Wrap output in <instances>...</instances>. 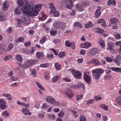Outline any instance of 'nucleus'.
Instances as JSON below:
<instances>
[{
    "mask_svg": "<svg viewBox=\"0 0 121 121\" xmlns=\"http://www.w3.org/2000/svg\"><path fill=\"white\" fill-rule=\"evenodd\" d=\"M49 118L52 120H54L56 119L55 116L52 114H50L48 115Z\"/></svg>",
    "mask_w": 121,
    "mask_h": 121,
    "instance_id": "nucleus-40",
    "label": "nucleus"
},
{
    "mask_svg": "<svg viewBox=\"0 0 121 121\" xmlns=\"http://www.w3.org/2000/svg\"><path fill=\"white\" fill-rule=\"evenodd\" d=\"M35 51V49L33 47H32L30 49V54H32Z\"/></svg>",
    "mask_w": 121,
    "mask_h": 121,
    "instance_id": "nucleus-59",
    "label": "nucleus"
},
{
    "mask_svg": "<svg viewBox=\"0 0 121 121\" xmlns=\"http://www.w3.org/2000/svg\"><path fill=\"white\" fill-rule=\"evenodd\" d=\"M44 54L42 52H38V59H42L44 58Z\"/></svg>",
    "mask_w": 121,
    "mask_h": 121,
    "instance_id": "nucleus-37",
    "label": "nucleus"
},
{
    "mask_svg": "<svg viewBox=\"0 0 121 121\" xmlns=\"http://www.w3.org/2000/svg\"><path fill=\"white\" fill-rule=\"evenodd\" d=\"M84 79L85 81L88 84H89L91 82V79L88 75L86 73H84Z\"/></svg>",
    "mask_w": 121,
    "mask_h": 121,
    "instance_id": "nucleus-10",
    "label": "nucleus"
},
{
    "mask_svg": "<svg viewBox=\"0 0 121 121\" xmlns=\"http://www.w3.org/2000/svg\"><path fill=\"white\" fill-rule=\"evenodd\" d=\"M16 58L17 60L20 62H21L22 59L21 56L20 55H17L16 56Z\"/></svg>",
    "mask_w": 121,
    "mask_h": 121,
    "instance_id": "nucleus-44",
    "label": "nucleus"
},
{
    "mask_svg": "<svg viewBox=\"0 0 121 121\" xmlns=\"http://www.w3.org/2000/svg\"><path fill=\"white\" fill-rule=\"evenodd\" d=\"M22 22L25 24H28L30 22V20L29 19H26V18H23L22 19Z\"/></svg>",
    "mask_w": 121,
    "mask_h": 121,
    "instance_id": "nucleus-31",
    "label": "nucleus"
},
{
    "mask_svg": "<svg viewBox=\"0 0 121 121\" xmlns=\"http://www.w3.org/2000/svg\"><path fill=\"white\" fill-rule=\"evenodd\" d=\"M99 108H102L104 109V110L106 111H107L108 110V106L104 104H100L99 105Z\"/></svg>",
    "mask_w": 121,
    "mask_h": 121,
    "instance_id": "nucleus-17",
    "label": "nucleus"
},
{
    "mask_svg": "<svg viewBox=\"0 0 121 121\" xmlns=\"http://www.w3.org/2000/svg\"><path fill=\"white\" fill-rule=\"evenodd\" d=\"M37 62V60L35 59H29L26 61L24 63V68H29Z\"/></svg>",
    "mask_w": 121,
    "mask_h": 121,
    "instance_id": "nucleus-5",
    "label": "nucleus"
},
{
    "mask_svg": "<svg viewBox=\"0 0 121 121\" xmlns=\"http://www.w3.org/2000/svg\"><path fill=\"white\" fill-rule=\"evenodd\" d=\"M65 53L64 52H60L58 54V56L59 57L63 58L65 56Z\"/></svg>",
    "mask_w": 121,
    "mask_h": 121,
    "instance_id": "nucleus-39",
    "label": "nucleus"
},
{
    "mask_svg": "<svg viewBox=\"0 0 121 121\" xmlns=\"http://www.w3.org/2000/svg\"><path fill=\"white\" fill-rule=\"evenodd\" d=\"M99 43L102 47L103 48L105 46V44L104 40L102 39H100L99 41Z\"/></svg>",
    "mask_w": 121,
    "mask_h": 121,
    "instance_id": "nucleus-28",
    "label": "nucleus"
},
{
    "mask_svg": "<svg viewBox=\"0 0 121 121\" xmlns=\"http://www.w3.org/2000/svg\"><path fill=\"white\" fill-rule=\"evenodd\" d=\"M3 95L4 96H6L7 97L8 99L10 100H11L12 99V96L11 95L8 93H5L3 94Z\"/></svg>",
    "mask_w": 121,
    "mask_h": 121,
    "instance_id": "nucleus-22",
    "label": "nucleus"
},
{
    "mask_svg": "<svg viewBox=\"0 0 121 121\" xmlns=\"http://www.w3.org/2000/svg\"><path fill=\"white\" fill-rule=\"evenodd\" d=\"M5 20V18L4 16L3 13L2 12L0 13V20L3 21Z\"/></svg>",
    "mask_w": 121,
    "mask_h": 121,
    "instance_id": "nucleus-29",
    "label": "nucleus"
},
{
    "mask_svg": "<svg viewBox=\"0 0 121 121\" xmlns=\"http://www.w3.org/2000/svg\"><path fill=\"white\" fill-rule=\"evenodd\" d=\"M42 13H43L42 15V17H41L40 19H39V20L41 21H44L47 18V15H46L45 13H44V14L43 12H42Z\"/></svg>",
    "mask_w": 121,
    "mask_h": 121,
    "instance_id": "nucleus-41",
    "label": "nucleus"
},
{
    "mask_svg": "<svg viewBox=\"0 0 121 121\" xmlns=\"http://www.w3.org/2000/svg\"><path fill=\"white\" fill-rule=\"evenodd\" d=\"M66 95L70 98H72L73 96V94L71 90L67 91L65 93Z\"/></svg>",
    "mask_w": 121,
    "mask_h": 121,
    "instance_id": "nucleus-15",
    "label": "nucleus"
},
{
    "mask_svg": "<svg viewBox=\"0 0 121 121\" xmlns=\"http://www.w3.org/2000/svg\"><path fill=\"white\" fill-rule=\"evenodd\" d=\"M46 37H43L42 39H41L40 41V43H44L46 40Z\"/></svg>",
    "mask_w": 121,
    "mask_h": 121,
    "instance_id": "nucleus-54",
    "label": "nucleus"
},
{
    "mask_svg": "<svg viewBox=\"0 0 121 121\" xmlns=\"http://www.w3.org/2000/svg\"><path fill=\"white\" fill-rule=\"evenodd\" d=\"M102 118L103 120L105 121H106L107 120V117L105 115H103Z\"/></svg>",
    "mask_w": 121,
    "mask_h": 121,
    "instance_id": "nucleus-64",
    "label": "nucleus"
},
{
    "mask_svg": "<svg viewBox=\"0 0 121 121\" xmlns=\"http://www.w3.org/2000/svg\"><path fill=\"white\" fill-rule=\"evenodd\" d=\"M59 79V76H55L53 77L52 80L53 83H54L57 82Z\"/></svg>",
    "mask_w": 121,
    "mask_h": 121,
    "instance_id": "nucleus-25",
    "label": "nucleus"
},
{
    "mask_svg": "<svg viewBox=\"0 0 121 121\" xmlns=\"http://www.w3.org/2000/svg\"><path fill=\"white\" fill-rule=\"evenodd\" d=\"M118 22V20L115 18H113L110 20V22L112 24H116Z\"/></svg>",
    "mask_w": 121,
    "mask_h": 121,
    "instance_id": "nucleus-20",
    "label": "nucleus"
},
{
    "mask_svg": "<svg viewBox=\"0 0 121 121\" xmlns=\"http://www.w3.org/2000/svg\"><path fill=\"white\" fill-rule=\"evenodd\" d=\"M101 64V63L99 60L97 59H95L94 64L95 66H99Z\"/></svg>",
    "mask_w": 121,
    "mask_h": 121,
    "instance_id": "nucleus-45",
    "label": "nucleus"
},
{
    "mask_svg": "<svg viewBox=\"0 0 121 121\" xmlns=\"http://www.w3.org/2000/svg\"><path fill=\"white\" fill-rule=\"evenodd\" d=\"M24 40V38L22 37H19L17 39L15 40V42L18 43L19 42H22Z\"/></svg>",
    "mask_w": 121,
    "mask_h": 121,
    "instance_id": "nucleus-34",
    "label": "nucleus"
},
{
    "mask_svg": "<svg viewBox=\"0 0 121 121\" xmlns=\"http://www.w3.org/2000/svg\"><path fill=\"white\" fill-rule=\"evenodd\" d=\"M89 3L87 2H83L81 4H77L76 5V8L80 11H83L84 10L85 7L88 5Z\"/></svg>",
    "mask_w": 121,
    "mask_h": 121,
    "instance_id": "nucleus-6",
    "label": "nucleus"
},
{
    "mask_svg": "<svg viewBox=\"0 0 121 121\" xmlns=\"http://www.w3.org/2000/svg\"><path fill=\"white\" fill-rule=\"evenodd\" d=\"M78 89L80 88H83L84 89L85 88V87L84 84L82 82H80L78 84Z\"/></svg>",
    "mask_w": 121,
    "mask_h": 121,
    "instance_id": "nucleus-33",
    "label": "nucleus"
},
{
    "mask_svg": "<svg viewBox=\"0 0 121 121\" xmlns=\"http://www.w3.org/2000/svg\"><path fill=\"white\" fill-rule=\"evenodd\" d=\"M99 50L98 48H92L91 49L90 52L89 53V54L90 53L89 56H93L99 53Z\"/></svg>",
    "mask_w": 121,
    "mask_h": 121,
    "instance_id": "nucleus-9",
    "label": "nucleus"
},
{
    "mask_svg": "<svg viewBox=\"0 0 121 121\" xmlns=\"http://www.w3.org/2000/svg\"><path fill=\"white\" fill-rule=\"evenodd\" d=\"M80 121H86V117L84 116L81 115L80 116Z\"/></svg>",
    "mask_w": 121,
    "mask_h": 121,
    "instance_id": "nucleus-46",
    "label": "nucleus"
},
{
    "mask_svg": "<svg viewBox=\"0 0 121 121\" xmlns=\"http://www.w3.org/2000/svg\"><path fill=\"white\" fill-rule=\"evenodd\" d=\"M6 104L5 102L4 101V99H0V107L2 109H4L6 108Z\"/></svg>",
    "mask_w": 121,
    "mask_h": 121,
    "instance_id": "nucleus-13",
    "label": "nucleus"
},
{
    "mask_svg": "<svg viewBox=\"0 0 121 121\" xmlns=\"http://www.w3.org/2000/svg\"><path fill=\"white\" fill-rule=\"evenodd\" d=\"M62 81L65 82H70L71 81V80L68 78H64L63 79Z\"/></svg>",
    "mask_w": 121,
    "mask_h": 121,
    "instance_id": "nucleus-58",
    "label": "nucleus"
},
{
    "mask_svg": "<svg viewBox=\"0 0 121 121\" xmlns=\"http://www.w3.org/2000/svg\"><path fill=\"white\" fill-rule=\"evenodd\" d=\"M108 69H111L112 71L117 72H119L121 73V68H120L108 67Z\"/></svg>",
    "mask_w": 121,
    "mask_h": 121,
    "instance_id": "nucleus-18",
    "label": "nucleus"
},
{
    "mask_svg": "<svg viewBox=\"0 0 121 121\" xmlns=\"http://www.w3.org/2000/svg\"><path fill=\"white\" fill-rule=\"evenodd\" d=\"M50 34L52 36L55 35L56 34V31L53 29H52L50 32Z\"/></svg>",
    "mask_w": 121,
    "mask_h": 121,
    "instance_id": "nucleus-48",
    "label": "nucleus"
},
{
    "mask_svg": "<svg viewBox=\"0 0 121 121\" xmlns=\"http://www.w3.org/2000/svg\"><path fill=\"white\" fill-rule=\"evenodd\" d=\"M73 1L71 2H69L70 4H67L66 6V8L68 9H71L72 7L73 6Z\"/></svg>",
    "mask_w": 121,
    "mask_h": 121,
    "instance_id": "nucleus-42",
    "label": "nucleus"
},
{
    "mask_svg": "<svg viewBox=\"0 0 121 121\" xmlns=\"http://www.w3.org/2000/svg\"><path fill=\"white\" fill-rule=\"evenodd\" d=\"M9 5L7 1H5L3 4V7L4 10H6L8 9Z\"/></svg>",
    "mask_w": 121,
    "mask_h": 121,
    "instance_id": "nucleus-21",
    "label": "nucleus"
},
{
    "mask_svg": "<svg viewBox=\"0 0 121 121\" xmlns=\"http://www.w3.org/2000/svg\"><path fill=\"white\" fill-rule=\"evenodd\" d=\"M72 113L74 115V117L76 118L78 116V115L77 114V112L75 111L72 110L71 111Z\"/></svg>",
    "mask_w": 121,
    "mask_h": 121,
    "instance_id": "nucleus-60",
    "label": "nucleus"
},
{
    "mask_svg": "<svg viewBox=\"0 0 121 121\" xmlns=\"http://www.w3.org/2000/svg\"><path fill=\"white\" fill-rule=\"evenodd\" d=\"M116 4L115 0H109L107 4L108 5H110L111 4L114 5Z\"/></svg>",
    "mask_w": 121,
    "mask_h": 121,
    "instance_id": "nucleus-24",
    "label": "nucleus"
},
{
    "mask_svg": "<svg viewBox=\"0 0 121 121\" xmlns=\"http://www.w3.org/2000/svg\"><path fill=\"white\" fill-rule=\"evenodd\" d=\"M94 25L91 22H89L87 24L85 25V26L86 28H89L94 26Z\"/></svg>",
    "mask_w": 121,
    "mask_h": 121,
    "instance_id": "nucleus-30",
    "label": "nucleus"
},
{
    "mask_svg": "<svg viewBox=\"0 0 121 121\" xmlns=\"http://www.w3.org/2000/svg\"><path fill=\"white\" fill-rule=\"evenodd\" d=\"M65 45L67 47H69L72 45V43L68 41H67L65 43Z\"/></svg>",
    "mask_w": 121,
    "mask_h": 121,
    "instance_id": "nucleus-55",
    "label": "nucleus"
},
{
    "mask_svg": "<svg viewBox=\"0 0 121 121\" xmlns=\"http://www.w3.org/2000/svg\"><path fill=\"white\" fill-rule=\"evenodd\" d=\"M44 75L45 79L47 80H48L50 77V73H48L45 72Z\"/></svg>",
    "mask_w": 121,
    "mask_h": 121,
    "instance_id": "nucleus-38",
    "label": "nucleus"
},
{
    "mask_svg": "<svg viewBox=\"0 0 121 121\" xmlns=\"http://www.w3.org/2000/svg\"><path fill=\"white\" fill-rule=\"evenodd\" d=\"M22 111L23 114L25 115L27 114L29 115H30L31 114V113L30 112L29 110H27L26 108L23 109Z\"/></svg>",
    "mask_w": 121,
    "mask_h": 121,
    "instance_id": "nucleus-16",
    "label": "nucleus"
},
{
    "mask_svg": "<svg viewBox=\"0 0 121 121\" xmlns=\"http://www.w3.org/2000/svg\"><path fill=\"white\" fill-rule=\"evenodd\" d=\"M42 26L45 29V30L47 31H49V28L46 27V25L45 24H43Z\"/></svg>",
    "mask_w": 121,
    "mask_h": 121,
    "instance_id": "nucleus-63",
    "label": "nucleus"
},
{
    "mask_svg": "<svg viewBox=\"0 0 121 121\" xmlns=\"http://www.w3.org/2000/svg\"><path fill=\"white\" fill-rule=\"evenodd\" d=\"M116 38L118 39H119L121 38L120 35L118 33H116L115 34Z\"/></svg>",
    "mask_w": 121,
    "mask_h": 121,
    "instance_id": "nucleus-62",
    "label": "nucleus"
},
{
    "mask_svg": "<svg viewBox=\"0 0 121 121\" xmlns=\"http://www.w3.org/2000/svg\"><path fill=\"white\" fill-rule=\"evenodd\" d=\"M22 0H18L17 1V3L19 6L16 7L14 10V13L16 15L18 16L21 13V12H22L23 10L21 9L23 8V6H22L20 5L18 3L19 2L21 1Z\"/></svg>",
    "mask_w": 121,
    "mask_h": 121,
    "instance_id": "nucleus-7",
    "label": "nucleus"
},
{
    "mask_svg": "<svg viewBox=\"0 0 121 121\" xmlns=\"http://www.w3.org/2000/svg\"><path fill=\"white\" fill-rule=\"evenodd\" d=\"M95 30H97L95 31V32L97 33H98L100 34L104 32V30L102 29H100L98 28H94Z\"/></svg>",
    "mask_w": 121,
    "mask_h": 121,
    "instance_id": "nucleus-27",
    "label": "nucleus"
},
{
    "mask_svg": "<svg viewBox=\"0 0 121 121\" xmlns=\"http://www.w3.org/2000/svg\"><path fill=\"white\" fill-rule=\"evenodd\" d=\"M20 6H23L21 9L23 10L22 13H26L27 15L31 17L37 15L38 11V4H37L31 7L28 2L25 0H22L18 2Z\"/></svg>",
    "mask_w": 121,
    "mask_h": 121,
    "instance_id": "nucleus-1",
    "label": "nucleus"
},
{
    "mask_svg": "<svg viewBox=\"0 0 121 121\" xmlns=\"http://www.w3.org/2000/svg\"><path fill=\"white\" fill-rule=\"evenodd\" d=\"M64 112L63 111H60L58 114V117L60 118H62V117L64 116Z\"/></svg>",
    "mask_w": 121,
    "mask_h": 121,
    "instance_id": "nucleus-50",
    "label": "nucleus"
},
{
    "mask_svg": "<svg viewBox=\"0 0 121 121\" xmlns=\"http://www.w3.org/2000/svg\"><path fill=\"white\" fill-rule=\"evenodd\" d=\"M53 14H54L55 17H57L59 16V13L57 10H56L55 9V10L53 11Z\"/></svg>",
    "mask_w": 121,
    "mask_h": 121,
    "instance_id": "nucleus-43",
    "label": "nucleus"
},
{
    "mask_svg": "<svg viewBox=\"0 0 121 121\" xmlns=\"http://www.w3.org/2000/svg\"><path fill=\"white\" fill-rule=\"evenodd\" d=\"M104 19L103 18H100L97 21V22L98 23H103L104 21Z\"/></svg>",
    "mask_w": 121,
    "mask_h": 121,
    "instance_id": "nucleus-61",
    "label": "nucleus"
},
{
    "mask_svg": "<svg viewBox=\"0 0 121 121\" xmlns=\"http://www.w3.org/2000/svg\"><path fill=\"white\" fill-rule=\"evenodd\" d=\"M70 71V72L76 78L80 79L81 78V74L80 72L73 69H71Z\"/></svg>",
    "mask_w": 121,
    "mask_h": 121,
    "instance_id": "nucleus-8",
    "label": "nucleus"
},
{
    "mask_svg": "<svg viewBox=\"0 0 121 121\" xmlns=\"http://www.w3.org/2000/svg\"><path fill=\"white\" fill-rule=\"evenodd\" d=\"M103 70L101 69H96L93 70L92 71V73L95 76L96 79H99L101 75L104 73Z\"/></svg>",
    "mask_w": 121,
    "mask_h": 121,
    "instance_id": "nucleus-4",
    "label": "nucleus"
},
{
    "mask_svg": "<svg viewBox=\"0 0 121 121\" xmlns=\"http://www.w3.org/2000/svg\"><path fill=\"white\" fill-rule=\"evenodd\" d=\"M91 45V44L89 42H85L81 45V47L82 48H87Z\"/></svg>",
    "mask_w": 121,
    "mask_h": 121,
    "instance_id": "nucleus-12",
    "label": "nucleus"
},
{
    "mask_svg": "<svg viewBox=\"0 0 121 121\" xmlns=\"http://www.w3.org/2000/svg\"><path fill=\"white\" fill-rule=\"evenodd\" d=\"M45 99L47 103L52 105L58 106L60 105L59 102L56 101L53 97L51 96H47L46 97Z\"/></svg>",
    "mask_w": 121,
    "mask_h": 121,
    "instance_id": "nucleus-3",
    "label": "nucleus"
},
{
    "mask_svg": "<svg viewBox=\"0 0 121 121\" xmlns=\"http://www.w3.org/2000/svg\"><path fill=\"white\" fill-rule=\"evenodd\" d=\"M99 8L98 9L96 10L95 14V17L96 18H98V17L101 15V12L100 10L101 8L99 7Z\"/></svg>",
    "mask_w": 121,
    "mask_h": 121,
    "instance_id": "nucleus-14",
    "label": "nucleus"
},
{
    "mask_svg": "<svg viewBox=\"0 0 121 121\" xmlns=\"http://www.w3.org/2000/svg\"><path fill=\"white\" fill-rule=\"evenodd\" d=\"M114 44V43H113L111 42L109 43L107 45H108L107 48L110 50H113V45Z\"/></svg>",
    "mask_w": 121,
    "mask_h": 121,
    "instance_id": "nucleus-23",
    "label": "nucleus"
},
{
    "mask_svg": "<svg viewBox=\"0 0 121 121\" xmlns=\"http://www.w3.org/2000/svg\"><path fill=\"white\" fill-rule=\"evenodd\" d=\"M3 115L5 117L8 116L9 115V114L8 112L6 111L2 113Z\"/></svg>",
    "mask_w": 121,
    "mask_h": 121,
    "instance_id": "nucleus-56",
    "label": "nucleus"
},
{
    "mask_svg": "<svg viewBox=\"0 0 121 121\" xmlns=\"http://www.w3.org/2000/svg\"><path fill=\"white\" fill-rule=\"evenodd\" d=\"M49 65L48 63L41 64L39 66L40 67L45 68L48 66Z\"/></svg>",
    "mask_w": 121,
    "mask_h": 121,
    "instance_id": "nucleus-47",
    "label": "nucleus"
},
{
    "mask_svg": "<svg viewBox=\"0 0 121 121\" xmlns=\"http://www.w3.org/2000/svg\"><path fill=\"white\" fill-rule=\"evenodd\" d=\"M65 23L59 21L55 22L53 24V26L55 29L64 30L65 27Z\"/></svg>",
    "mask_w": 121,
    "mask_h": 121,
    "instance_id": "nucleus-2",
    "label": "nucleus"
},
{
    "mask_svg": "<svg viewBox=\"0 0 121 121\" xmlns=\"http://www.w3.org/2000/svg\"><path fill=\"white\" fill-rule=\"evenodd\" d=\"M94 102V100L93 99H91L88 100L86 101V103L87 104H91L93 103Z\"/></svg>",
    "mask_w": 121,
    "mask_h": 121,
    "instance_id": "nucleus-49",
    "label": "nucleus"
},
{
    "mask_svg": "<svg viewBox=\"0 0 121 121\" xmlns=\"http://www.w3.org/2000/svg\"><path fill=\"white\" fill-rule=\"evenodd\" d=\"M116 102L120 106H121V95L119 96L115 99Z\"/></svg>",
    "mask_w": 121,
    "mask_h": 121,
    "instance_id": "nucleus-19",
    "label": "nucleus"
},
{
    "mask_svg": "<svg viewBox=\"0 0 121 121\" xmlns=\"http://www.w3.org/2000/svg\"><path fill=\"white\" fill-rule=\"evenodd\" d=\"M49 5V8L51 10L50 11L49 14H53V11L56 9V8L54 6V5L53 3H49L48 4Z\"/></svg>",
    "mask_w": 121,
    "mask_h": 121,
    "instance_id": "nucleus-11",
    "label": "nucleus"
},
{
    "mask_svg": "<svg viewBox=\"0 0 121 121\" xmlns=\"http://www.w3.org/2000/svg\"><path fill=\"white\" fill-rule=\"evenodd\" d=\"M54 66L56 69L59 70L61 68V65H59L58 63H56L55 64Z\"/></svg>",
    "mask_w": 121,
    "mask_h": 121,
    "instance_id": "nucleus-26",
    "label": "nucleus"
},
{
    "mask_svg": "<svg viewBox=\"0 0 121 121\" xmlns=\"http://www.w3.org/2000/svg\"><path fill=\"white\" fill-rule=\"evenodd\" d=\"M70 87L73 89H78V84L77 85L73 84L70 86Z\"/></svg>",
    "mask_w": 121,
    "mask_h": 121,
    "instance_id": "nucleus-51",
    "label": "nucleus"
},
{
    "mask_svg": "<svg viewBox=\"0 0 121 121\" xmlns=\"http://www.w3.org/2000/svg\"><path fill=\"white\" fill-rule=\"evenodd\" d=\"M13 47V45L11 43H10L8 46V48L6 49V51H9L11 50Z\"/></svg>",
    "mask_w": 121,
    "mask_h": 121,
    "instance_id": "nucleus-35",
    "label": "nucleus"
},
{
    "mask_svg": "<svg viewBox=\"0 0 121 121\" xmlns=\"http://www.w3.org/2000/svg\"><path fill=\"white\" fill-rule=\"evenodd\" d=\"M5 46L3 45L0 44V53L1 54L3 50L5 49Z\"/></svg>",
    "mask_w": 121,
    "mask_h": 121,
    "instance_id": "nucleus-36",
    "label": "nucleus"
},
{
    "mask_svg": "<svg viewBox=\"0 0 121 121\" xmlns=\"http://www.w3.org/2000/svg\"><path fill=\"white\" fill-rule=\"evenodd\" d=\"M23 53L25 54L30 55V51L28 49L24 48L22 49Z\"/></svg>",
    "mask_w": 121,
    "mask_h": 121,
    "instance_id": "nucleus-32",
    "label": "nucleus"
},
{
    "mask_svg": "<svg viewBox=\"0 0 121 121\" xmlns=\"http://www.w3.org/2000/svg\"><path fill=\"white\" fill-rule=\"evenodd\" d=\"M94 98L95 100L96 101L102 99V98L101 97H97L96 96H95Z\"/></svg>",
    "mask_w": 121,
    "mask_h": 121,
    "instance_id": "nucleus-57",
    "label": "nucleus"
},
{
    "mask_svg": "<svg viewBox=\"0 0 121 121\" xmlns=\"http://www.w3.org/2000/svg\"><path fill=\"white\" fill-rule=\"evenodd\" d=\"M83 95L82 94H80L77 95L76 96V99L77 100H78L82 99Z\"/></svg>",
    "mask_w": 121,
    "mask_h": 121,
    "instance_id": "nucleus-52",
    "label": "nucleus"
},
{
    "mask_svg": "<svg viewBox=\"0 0 121 121\" xmlns=\"http://www.w3.org/2000/svg\"><path fill=\"white\" fill-rule=\"evenodd\" d=\"M31 73L34 76H35L36 75L35 70V69H33L31 70Z\"/></svg>",
    "mask_w": 121,
    "mask_h": 121,
    "instance_id": "nucleus-53",
    "label": "nucleus"
}]
</instances>
